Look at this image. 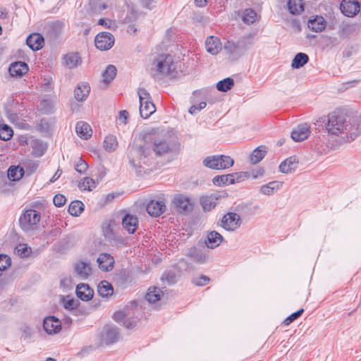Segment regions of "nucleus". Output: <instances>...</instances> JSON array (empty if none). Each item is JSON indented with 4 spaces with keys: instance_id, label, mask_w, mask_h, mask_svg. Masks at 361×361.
<instances>
[{
    "instance_id": "603ef678",
    "label": "nucleus",
    "mask_w": 361,
    "mask_h": 361,
    "mask_svg": "<svg viewBox=\"0 0 361 361\" xmlns=\"http://www.w3.org/2000/svg\"><path fill=\"white\" fill-rule=\"evenodd\" d=\"M88 169V164L82 158H79L75 164V169L80 173H85Z\"/></svg>"
},
{
    "instance_id": "3c124183",
    "label": "nucleus",
    "mask_w": 361,
    "mask_h": 361,
    "mask_svg": "<svg viewBox=\"0 0 361 361\" xmlns=\"http://www.w3.org/2000/svg\"><path fill=\"white\" fill-rule=\"evenodd\" d=\"M11 265V259L6 255H0V276L2 272Z\"/></svg>"
},
{
    "instance_id": "f8f14e48",
    "label": "nucleus",
    "mask_w": 361,
    "mask_h": 361,
    "mask_svg": "<svg viewBox=\"0 0 361 361\" xmlns=\"http://www.w3.org/2000/svg\"><path fill=\"white\" fill-rule=\"evenodd\" d=\"M245 45L243 42L238 41L235 42L233 41H227L224 46V49L227 54L233 59H236L243 54V50Z\"/></svg>"
},
{
    "instance_id": "c03bdc74",
    "label": "nucleus",
    "mask_w": 361,
    "mask_h": 361,
    "mask_svg": "<svg viewBox=\"0 0 361 361\" xmlns=\"http://www.w3.org/2000/svg\"><path fill=\"white\" fill-rule=\"evenodd\" d=\"M90 6L93 13H100L109 7V5L101 0H90Z\"/></svg>"
},
{
    "instance_id": "aec40b11",
    "label": "nucleus",
    "mask_w": 361,
    "mask_h": 361,
    "mask_svg": "<svg viewBox=\"0 0 361 361\" xmlns=\"http://www.w3.org/2000/svg\"><path fill=\"white\" fill-rule=\"evenodd\" d=\"M205 47L207 52L216 55L221 50L222 44L218 37L209 36L206 39Z\"/></svg>"
},
{
    "instance_id": "a211bd4d",
    "label": "nucleus",
    "mask_w": 361,
    "mask_h": 361,
    "mask_svg": "<svg viewBox=\"0 0 361 361\" xmlns=\"http://www.w3.org/2000/svg\"><path fill=\"white\" fill-rule=\"evenodd\" d=\"M219 194H211L209 195H203L200 197V204L204 212H210L213 209L220 199Z\"/></svg>"
},
{
    "instance_id": "a18cd8bd",
    "label": "nucleus",
    "mask_w": 361,
    "mask_h": 361,
    "mask_svg": "<svg viewBox=\"0 0 361 361\" xmlns=\"http://www.w3.org/2000/svg\"><path fill=\"white\" fill-rule=\"evenodd\" d=\"M78 188L80 190L92 191L96 188V182L94 180L90 177H85L80 182H79Z\"/></svg>"
},
{
    "instance_id": "09e8293b",
    "label": "nucleus",
    "mask_w": 361,
    "mask_h": 361,
    "mask_svg": "<svg viewBox=\"0 0 361 361\" xmlns=\"http://www.w3.org/2000/svg\"><path fill=\"white\" fill-rule=\"evenodd\" d=\"M220 160V169H225L232 166L234 164V160L229 156L219 155Z\"/></svg>"
},
{
    "instance_id": "4be33fe9",
    "label": "nucleus",
    "mask_w": 361,
    "mask_h": 361,
    "mask_svg": "<svg viewBox=\"0 0 361 361\" xmlns=\"http://www.w3.org/2000/svg\"><path fill=\"white\" fill-rule=\"evenodd\" d=\"M77 296L83 301L91 300L94 295V290L88 284L80 283L76 287Z\"/></svg>"
},
{
    "instance_id": "c85d7f7f",
    "label": "nucleus",
    "mask_w": 361,
    "mask_h": 361,
    "mask_svg": "<svg viewBox=\"0 0 361 361\" xmlns=\"http://www.w3.org/2000/svg\"><path fill=\"white\" fill-rule=\"evenodd\" d=\"M307 25L311 30L319 32L325 29L326 23L322 16H316L314 18L309 20Z\"/></svg>"
},
{
    "instance_id": "7ed1b4c3",
    "label": "nucleus",
    "mask_w": 361,
    "mask_h": 361,
    "mask_svg": "<svg viewBox=\"0 0 361 361\" xmlns=\"http://www.w3.org/2000/svg\"><path fill=\"white\" fill-rule=\"evenodd\" d=\"M156 68L161 75L175 78L177 74L176 64L171 55L159 56L156 60Z\"/></svg>"
},
{
    "instance_id": "79ce46f5",
    "label": "nucleus",
    "mask_w": 361,
    "mask_h": 361,
    "mask_svg": "<svg viewBox=\"0 0 361 361\" xmlns=\"http://www.w3.org/2000/svg\"><path fill=\"white\" fill-rule=\"evenodd\" d=\"M116 75V68L113 65H109L103 73V81L106 84L110 83Z\"/></svg>"
},
{
    "instance_id": "b1692460",
    "label": "nucleus",
    "mask_w": 361,
    "mask_h": 361,
    "mask_svg": "<svg viewBox=\"0 0 361 361\" xmlns=\"http://www.w3.org/2000/svg\"><path fill=\"white\" fill-rule=\"evenodd\" d=\"M8 71L11 76L21 77L28 71V66L25 62L17 61L11 64Z\"/></svg>"
},
{
    "instance_id": "39448f33",
    "label": "nucleus",
    "mask_w": 361,
    "mask_h": 361,
    "mask_svg": "<svg viewBox=\"0 0 361 361\" xmlns=\"http://www.w3.org/2000/svg\"><path fill=\"white\" fill-rule=\"evenodd\" d=\"M140 100V114L143 118H149L156 111L155 105L151 100V97L144 88L137 90Z\"/></svg>"
},
{
    "instance_id": "a878e982",
    "label": "nucleus",
    "mask_w": 361,
    "mask_h": 361,
    "mask_svg": "<svg viewBox=\"0 0 361 361\" xmlns=\"http://www.w3.org/2000/svg\"><path fill=\"white\" fill-rule=\"evenodd\" d=\"M223 239L222 235L219 233L213 231L208 233L205 245L208 248L214 249L221 243Z\"/></svg>"
},
{
    "instance_id": "bb28decb",
    "label": "nucleus",
    "mask_w": 361,
    "mask_h": 361,
    "mask_svg": "<svg viewBox=\"0 0 361 361\" xmlns=\"http://www.w3.org/2000/svg\"><path fill=\"white\" fill-rule=\"evenodd\" d=\"M75 131L78 135L84 140H87L92 136V130L90 126L83 121H78L76 123Z\"/></svg>"
},
{
    "instance_id": "412c9836",
    "label": "nucleus",
    "mask_w": 361,
    "mask_h": 361,
    "mask_svg": "<svg viewBox=\"0 0 361 361\" xmlns=\"http://www.w3.org/2000/svg\"><path fill=\"white\" fill-rule=\"evenodd\" d=\"M186 255L193 262L199 264H203L207 262V256L202 250H197L195 246L190 247L187 250Z\"/></svg>"
},
{
    "instance_id": "9d476101",
    "label": "nucleus",
    "mask_w": 361,
    "mask_h": 361,
    "mask_svg": "<svg viewBox=\"0 0 361 361\" xmlns=\"http://www.w3.org/2000/svg\"><path fill=\"white\" fill-rule=\"evenodd\" d=\"M146 210L152 216H159L166 211V201L164 198L152 200L147 205Z\"/></svg>"
},
{
    "instance_id": "5701e85b",
    "label": "nucleus",
    "mask_w": 361,
    "mask_h": 361,
    "mask_svg": "<svg viewBox=\"0 0 361 361\" xmlns=\"http://www.w3.org/2000/svg\"><path fill=\"white\" fill-rule=\"evenodd\" d=\"M26 44L31 49L37 51L42 48L44 38L39 33H32L27 37Z\"/></svg>"
},
{
    "instance_id": "1a4fd4ad",
    "label": "nucleus",
    "mask_w": 361,
    "mask_h": 361,
    "mask_svg": "<svg viewBox=\"0 0 361 361\" xmlns=\"http://www.w3.org/2000/svg\"><path fill=\"white\" fill-rule=\"evenodd\" d=\"M121 338L118 329L116 326H104L101 334V341L102 343L110 345L117 342Z\"/></svg>"
},
{
    "instance_id": "ddd939ff",
    "label": "nucleus",
    "mask_w": 361,
    "mask_h": 361,
    "mask_svg": "<svg viewBox=\"0 0 361 361\" xmlns=\"http://www.w3.org/2000/svg\"><path fill=\"white\" fill-rule=\"evenodd\" d=\"M43 328L48 334H55L61 329V322L54 316L47 317L43 321Z\"/></svg>"
},
{
    "instance_id": "dca6fc26",
    "label": "nucleus",
    "mask_w": 361,
    "mask_h": 361,
    "mask_svg": "<svg viewBox=\"0 0 361 361\" xmlns=\"http://www.w3.org/2000/svg\"><path fill=\"white\" fill-rule=\"evenodd\" d=\"M74 271L76 276L82 280L87 279L92 274V268L90 263L83 261L75 264Z\"/></svg>"
},
{
    "instance_id": "a19ab883",
    "label": "nucleus",
    "mask_w": 361,
    "mask_h": 361,
    "mask_svg": "<svg viewBox=\"0 0 361 361\" xmlns=\"http://www.w3.org/2000/svg\"><path fill=\"white\" fill-rule=\"evenodd\" d=\"M118 146L116 137L114 135H108L104 140V147L106 151L111 152L116 150Z\"/></svg>"
},
{
    "instance_id": "9b49d317",
    "label": "nucleus",
    "mask_w": 361,
    "mask_h": 361,
    "mask_svg": "<svg viewBox=\"0 0 361 361\" xmlns=\"http://www.w3.org/2000/svg\"><path fill=\"white\" fill-rule=\"evenodd\" d=\"M152 149L156 156L161 157L172 152L171 145L165 139H155L152 144Z\"/></svg>"
},
{
    "instance_id": "e433bc0d",
    "label": "nucleus",
    "mask_w": 361,
    "mask_h": 361,
    "mask_svg": "<svg viewBox=\"0 0 361 361\" xmlns=\"http://www.w3.org/2000/svg\"><path fill=\"white\" fill-rule=\"evenodd\" d=\"M219 159V155L209 156L203 160V164L207 168L220 170Z\"/></svg>"
},
{
    "instance_id": "864d4df0",
    "label": "nucleus",
    "mask_w": 361,
    "mask_h": 361,
    "mask_svg": "<svg viewBox=\"0 0 361 361\" xmlns=\"http://www.w3.org/2000/svg\"><path fill=\"white\" fill-rule=\"evenodd\" d=\"M209 281L210 279L208 276L205 275H201L199 276L194 277L192 280V282L195 286H202L209 283Z\"/></svg>"
},
{
    "instance_id": "4468645a",
    "label": "nucleus",
    "mask_w": 361,
    "mask_h": 361,
    "mask_svg": "<svg viewBox=\"0 0 361 361\" xmlns=\"http://www.w3.org/2000/svg\"><path fill=\"white\" fill-rule=\"evenodd\" d=\"M360 9V4L356 0H343L341 4V12L348 17L354 16Z\"/></svg>"
},
{
    "instance_id": "13d9d810",
    "label": "nucleus",
    "mask_w": 361,
    "mask_h": 361,
    "mask_svg": "<svg viewBox=\"0 0 361 361\" xmlns=\"http://www.w3.org/2000/svg\"><path fill=\"white\" fill-rule=\"evenodd\" d=\"M63 305L64 308L68 310H73L77 307V302L72 298L63 299Z\"/></svg>"
},
{
    "instance_id": "680f3d73",
    "label": "nucleus",
    "mask_w": 361,
    "mask_h": 361,
    "mask_svg": "<svg viewBox=\"0 0 361 361\" xmlns=\"http://www.w3.org/2000/svg\"><path fill=\"white\" fill-rule=\"evenodd\" d=\"M137 17V12L133 9L130 8L128 11L126 17L124 19L125 23H130L134 21Z\"/></svg>"
},
{
    "instance_id": "2f4dec72",
    "label": "nucleus",
    "mask_w": 361,
    "mask_h": 361,
    "mask_svg": "<svg viewBox=\"0 0 361 361\" xmlns=\"http://www.w3.org/2000/svg\"><path fill=\"white\" fill-rule=\"evenodd\" d=\"M163 296L162 290L157 287H151L145 295L146 300L149 303H154L161 300Z\"/></svg>"
},
{
    "instance_id": "58836bf2",
    "label": "nucleus",
    "mask_w": 361,
    "mask_h": 361,
    "mask_svg": "<svg viewBox=\"0 0 361 361\" xmlns=\"http://www.w3.org/2000/svg\"><path fill=\"white\" fill-rule=\"evenodd\" d=\"M84 210V204L79 200L73 201L68 207V212L71 215L78 216Z\"/></svg>"
},
{
    "instance_id": "7c9ffc66",
    "label": "nucleus",
    "mask_w": 361,
    "mask_h": 361,
    "mask_svg": "<svg viewBox=\"0 0 361 361\" xmlns=\"http://www.w3.org/2000/svg\"><path fill=\"white\" fill-rule=\"evenodd\" d=\"M283 183L280 181H271L269 183L261 186L259 191L264 195H272L281 186Z\"/></svg>"
},
{
    "instance_id": "2eb2a0df",
    "label": "nucleus",
    "mask_w": 361,
    "mask_h": 361,
    "mask_svg": "<svg viewBox=\"0 0 361 361\" xmlns=\"http://www.w3.org/2000/svg\"><path fill=\"white\" fill-rule=\"evenodd\" d=\"M310 126L307 123L298 125L291 133L294 141L301 142L307 139L310 133Z\"/></svg>"
},
{
    "instance_id": "ea45409f",
    "label": "nucleus",
    "mask_w": 361,
    "mask_h": 361,
    "mask_svg": "<svg viewBox=\"0 0 361 361\" xmlns=\"http://www.w3.org/2000/svg\"><path fill=\"white\" fill-rule=\"evenodd\" d=\"M24 174V170L20 166H11L8 170V177L15 181L20 179Z\"/></svg>"
},
{
    "instance_id": "37998d69",
    "label": "nucleus",
    "mask_w": 361,
    "mask_h": 361,
    "mask_svg": "<svg viewBox=\"0 0 361 361\" xmlns=\"http://www.w3.org/2000/svg\"><path fill=\"white\" fill-rule=\"evenodd\" d=\"M234 85V80L231 78H226L220 80L216 84V89L220 92H227L231 90Z\"/></svg>"
},
{
    "instance_id": "052dcab7",
    "label": "nucleus",
    "mask_w": 361,
    "mask_h": 361,
    "mask_svg": "<svg viewBox=\"0 0 361 361\" xmlns=\"http://www.w3.org/2000/svg\"><path fill=\"white\" fill-rule=\"evenodd\" d=\"M53 201L55 206L60 207L65 204L66 198L63 195L58 194L54 196Z\"/></svg>"
},
{
    "instance_id": "e2e57ef3",
    "label": "nucleus",
    "mask_w": 361,
    "mask_h": 361,
    "mask_svg": "<svg viewBox=\"0 0 361 361\" xmlns=\"http://www.w3.org/2000/svg\"><path fill=\"white\" fill-rule=\"evenodd\" d=\"M207 103L205 102H200L198 105H192L189 109V113L196 114L198 111L205 108Z\"/></svg>"
},
{
    "instance_id": "de8ad7c7",
    "label": "nucleus",
    "mask_w": 361,
    "mask_h": 361,
    "mask_svg": "<svg viewBox=\"0 0 361 361\" xmlns=\"http://www.w3.org/2000/svg\"><path fill=\"white\" fill-rule=\"evenodd\" d=\"M13 132L11 127L7 125L0 126V139L4 141L8 140L13 136Z\"/></svg>"
},
{
    "instance_id": "423d86ee",
    "label": "nucleus",
    "mask_w": 361,
    "mask_h": 361,
    "mask_svg": "<svg viewBox=\"0 0 361 361\" xmlns=\"http://www.w3.org/2000/svg\"><path fill=\"white\" fill-rule=\"evenodd\" d=\"M171 203L176 212L180 214H188L192 212L195 204L192 198L183 194L175 195Z\"/></svg>"
},
{
    "instance_id": "4c0bfd02",
    "label": "nucleus",
    "mask_w": 361,
    "mask_h": 361,
    "mask_svg": "<svg viewBox=\"0 0 361 361\" xmlns=\"http://www.w3.org/2000/svg\"><path fill=\"white\" fill-rule=\"evenodd\" d=\"M213 183L216 185L233 184V176L231 173L222 176H216L213 178Z\"/></svg>"
},
{
    "instance_id": "4d7b16f0",
    "label": "nucleus",
    "mask_w": 361,
    "mask_h": 361,
    "mask_svg": "<svg viewBox=\"0 0 361 361\" xmlns=\"http://www.w3.org/2000/svg\"><path fill=\"white\" fill-rule=\"evenodd\" d=\"M104 235L106 240L110 243H113V241L116 240V235L109 226H108L107 228L104 231Z\"/></svg>"
},
{
    "instance_id": "0eeeda50",
    "label": "nucleus",
    "mask_w": 361,
    "mask_h": 361,
    "mask_svg": "<svg viewBox=\"0 0 361 361\" xmlns=\"http://www.w3.org/2000/svg\"><path fill=\"white\" fill-rule=\"evenodd\" d=\"M241 224L240 216L237 213L228 212L222 216L219 226L228 231L233 232L240 228Z\"/></svg>"
},
{
    "instance_id": "473e14b6",
    "label": "nucleus",
    "mask_w": 361,
    "mask_h": 361,
    "mask_svg": "<svg viewBox=\"0 0 361 361\" xmlns=\"http://www.w3.org/2000/svg\"><path fill=\"white\" fill-rule=\"evenodd\" d=\"M287 4L288 11L292 15H299L304 11L302 0H288Z\"/></svg>"
},
{
    "instance_id": "f03ea898",
    "label": "nucleus",
    "mask_w": 361,
    "mask_h": 361,
    "mask_svg": "<svg viewBox=\"0 0 361 361\" xmlns=\"http://www.w3.org/2000/svg\"><path fill=\"white\" fill-rule=\"evenodd\" d=\"M149 151L142 145H132L128 149V158L130 165L135 169L137 174L143 172L142 164H147V159Z\"/></svg>"
},
{
    "instance_id": "20e7f679",
    "label": "nucleus",
    "mask_w": 361,
    "mask_h": 361,
    "mask_svg": "<svg viewBox=\"0 0 361 361\" xmlns=\"http://www.w3.org/2000/svg\"><path fill=\"white\" fill-rule=\"evenodd\" d=\"M40 219L39 212L35 209H27L20 217V226L25 232L32 231L37 228Z\"/></svg>"
},
{
    "instance_id": "f704fd0d",
    "label": "nucleus",
    "mask_w": 361,
    "mask_h": 361,
    "mask_svg": "<svg viewBox=\"0 0 361 361\" xmlns=\"http://www.w3.org/2000/svg\"><path fill=\"white\" fill-rule=\"evenodd\" d=\"M309 61V56L305 53L300 52L297 54L292 61L291 66L293 68L298 69L304 66Z\"/></svg>"
},
{
    "instance_id": "49530a36",
    "label": "nucleus",
    "mask_w": 361,
    "mask_h": 361,
    "mask_svg": "<svg viewBox=\"0 0 361 361\" xmlns=\"http://www.w3.org/2000/svg\"><path fill=\"white\" fill-rule=\"evenodd\" d=\"M257 13L251 8L245 9L243 12L242 20L247 24H252L256 20Z\"/></svg>"
},
{
    "instance_id": "6e6552de",
    "label": "nucleus",
    "mask_w": 361,
    "mask_h": 361,
    "mask_svg": "<svg viewBox=\"0 0 361 361\" xmlns=\"http://www.w3.org/2000/svg\"><path fill=\"white\" fill-rule=\"evenodd\" d=\"M95 46L102 51L109 50L114 44V37L107 32L99 33L95 37Z\"/></svg>"
},
{
    "instance_id": "0e129e2a",
    "label": "nucleus",
    "mask_w": 361,
    "mask_h": 361,
    "mask_svg": "<svg viewBox=\"0 0 361 361\" xmlns=\"http://www.w3.org/2000/svg\"><path fill=\"white\" fill-rule=\"evenodd\" d=\"M247 172L250 173V178H252V179H257L264 175V171L263 169L259 168L255 170Z\"/></svg>"
},
{
    "instance_id": "f3484780",
    "label": "nucleus",
    "mask_w": 361,
    "mask_h": 361,
    "mask_svg": "<svg viewBox=\"0 0 361 361\" xmlns=\"http://www.w3.org/2000/svg\"><path fill=\"white\" fill-rule=\"evenodd\" d=\"M81 63V57L77 52L68 53L62 58V64L68 69L75 68L80 66Z\"/></svg>"
},
{
    "instance_id": "393cba45",
    "label": "nucleus",
    "mask_w": 361,
    "mask_h": 361,
    "mask_svg": "<svg viewBox=\"0 0 361 361\" xmlns=\"http://www.w3.org/2000/svg\"><path fill=\"white\" fill-rule=\"evenodd\" d=\"M122 225L129 233H134L138 226V219L135 216L126 214L123 218Z\"/></svg>"
},
{
    "instance_id": "bf43d9fd",
    "label": "nucleus",
    "mask_w": 361,
    "mask_h": 361,
    "mask_svg": "<svg viewBox=\"0 0 361 361\" xmlns=\"http://www.w3.org/2000/svg\"><path fill=\"white\" fill-rule=\"evenodd\" d=\"M231 174L233 176L234 183H238L250 178V173H247V171L235 173Z\"/></svg>"
},
{
    "instance_id": "f257e3e1",
    "label": "nucleus",
    "mask_w": 361,
    "mask_h": 361,
    "mask_svg": "<svg viewBox=\"0 0 361 361\" xmlns=\"http://www.w3.org/2000/svg\"><path fill=\"white\" fill-rule=\"evenodd\" d=\"M325 128L329 135L335 136L346 135L352 140L360 133L359 118L348 121L346 114L340 109H336L328 114Z\"/></svg>"
},
{
    "instance_id": "cd10ccee",
    "label": "nucleus",
    "mask_w": 361,
    "mask_h": 361,
    "mask_svg": "<svg viewBox=\"0 0 361 361\" xmlns=\"http://www.w3.org/2000/svg\"><path fill=\"white\" fill-rule=\"evenodd\" d=\"M90 87L87 83H79L74 91L75 99L79 102L85 100L90 93Z\"/></svg>"
},
{
    "instance_id": "774afa93",
    "label": "nucleus",
    "mask_w": 361,
    "mask_h": 361,
    "mask_svg": "<svg viewBox=\"0 0 361 361\" xmlns=\"http://www.w3.org/2000/svg\"><path fill=\"white\" fill-rule=\"evenodd\" d=\"M126 318V314L123 311H118L116 313H114V319L116 322H120L125 320Z\"/></svg>"
},
{
    "instance_id": "6e6d98bb",
    "label": "nucleus",
    "mask_w": 361,
    "mask_h": 361,
    "mask_svg": "<svg viewBox=\"0 0 361 361\" xmlns=\"http://www.w3.org/2000/svg\"><path fill=\"white\" fill-rule=\"evenodd\" d=\"M304 312V310L303 309H300L299 310H298L297 312L291 314L290 316H288L283 322V324L286 325V326H288L290 324H291L293 321H295V319H297L299 317H300L302 315V314Z\"/></svg>"
},
{
    "instance_id": "338daca9",
    "label": "nucleus",
    "mask_w": 361,
    "mask_h": 361,
    "mask_svg": "<svg viewBox=\"0 0 361 361\" xmlns=\"http://www.w3.org/2000/svg\"><path fill=\"white\" fill-rule=\"evenodd\" d=\"M37 129L42 132H47L49 129V125L45 118L40 120L37 125Z\"/></svg>"
},
{
    "instance_id": "c756f323",
    "label": "nucleus",
    "mask_w": 361,
    "mask_h": 361,
    "mask_svg": "<svg viewBox=\"0 0 361 361\" xmlns=\"http://www.w3.org/2000/svg\"><path fill=\"white\" fill-rule=\"evenodd\" d=\"M298 166L296 159L290 157L284 160L279 166V170L283 173H291L295 171Z\"/></svg>"
},
{
    "instance_id": "69168bd1",
    "label": "nucleus",
    "mask_w": 361,
    "mask_h": 361,
    "mask_svg": "<svg viewBox=\"0 0 361 361\" xmlns=\"http://www.w3.org/2000/svg\"><path fill=\"white\" fill-rule=\"evenodd\" d=\"M128 118V112L126 110H122L119 112V116L118 118V124H126L127 119Z\"/></svg>"
},
{
    "instance_id": "72a5a7b5",
    "label": "nucleus",
    "mask_w": 361,
    "mask_h": 361,
    "mask_svg": "<svg viewBox=\"0 0 361 361\" xmlns=\"http://www.w3.org/2000/svg\"><path fill=\"white\" fill-rule=\"evenodd\" d=\"M267 152V147L264 145H261L257 147L250 155V161L252 164L259 163L266 155Z\"/></svg>"
},
{
    "instance_id": "8fccbe9b",
    "label": "nucleus",
    "mask_w": 361,
    "mask_h": 361,
    "mask_svg": "<svg viewBox=\"0 0 361 361\" xmlns=\"http://www.w3.org/2000/svg\"><path fill=\"white\" fill-rule=\"evenodd\" d=\"M15 253L19 257L24 258L30 255V248H29L25 244H19L15 248Z\"/></svg>"
},
{
    "instance_id": "c9c22d12",
    "label": "nucleus",
    "mask_w": 361,
    "mask_h": 361,
    "mask_svg": "<svg viewBox=\"0 0 361 361\" xmlns=\"http://www.w3.org/2000/svg\"><path fill=\"white\" fill-rule=\"evenodd\" d=\"M113 291L112 286L106 281H103L98 285L97 292L99 295L103 298L111 295Z\"/></svg>"
},
{
    "instance_id": "5fc2aeb1",
    "label": "nucleus",
    "mask_w": 361,
    "mask_h": 361,
    "mask_svg": "<svg viewBox=\"0 0 361 361\" xmlns=\"http://www.w3.org/2000/svg\"><path fill=\"white\" fill-rule=\"evenodd\" d=\"M161 280L166 281L168 284L171 285L176 282V275L173 271H167L162 275Z\"/></svg>"
},
{
    "instance_id": "6ab92c4d",
    "label": "nucleus",
    "mask_w": 361,
    "mask_h": 361,
    "mask_svg": "<svg viewBox=\"0 0 361 361\" xmlns=\"http://www.w3.org/2000/svg\"><path fill=\"white\" fill-rule=\"evenodd\" d=\"M97 262L99 264V267L104 271H111L114 266V257L108 253H101Z\"/></svg>"
}]
</instances>
